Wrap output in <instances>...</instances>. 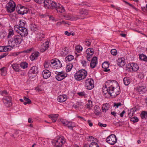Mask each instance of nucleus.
<instances>
[{
  "instance_id": "f257e3e1",
  "label": "nucleus",
  "mask_w": 147,
  "mask_h": 147,
  "mask_svg": "<svg viewBox=\"0 0 147 147\" xmlns=\"http://www.w3.org/2000/svg\"><path fill=\"white\" fill-rule=\"evenodd\" d=\"M23 40V37L20 35H15L12 40H9L8 44L10 47H16L21 44Z\"/></svg>"
},
{
  "instance_id": "f03ea898",
  "label": "nucleus",
  "mask_w": 147,
  "mask_h": 147,
  "mask_svg": "<svg viewBox=\"0 0 147 147\" xmlns=\"http://www.w3.org/2000/svg\"><path fill=\"white\" fill-rule=\"evenodd\" d=\"M87 72L85 69H81L76 72L74 74L75 79L77 81H80L86 78L87 76Z\"/></svg>"
},
{
  "instance_id": "7ed1b4c3",
  "label": "nucleus",
  "mask_w": 147,
  "mask_h": 147,
  "mask_svg": "<svg viewBox=\"0 0 147 147\" xmlns=\"http://www.w3.org/2000/svg\"><path fill=\"white\" fill-rule=\"evenodd\" d=\"M66 140L63 137H59L52 141L53 145L55 147H61L66 143Z\"/></svg>"
},
{
  "instance_id": "20e7f679",
  "label": "nucleus",
  "mask_w": 147,
  "mask_h": 147,
  "mask_svg": "<svg viewBox=\"0 0 147 147\" xmlns=\"http://www.w3.org/2000/svg\"><path fill=\"white\" fill-rule=\"evenodd\" d=\"M51 66L53 68L57 69L60 68L62 66V64L59 60L55 59H52L50 62Z\"/></svg>"
},
{
  "instance_id": "39448f33",
  "label": "nucleus",
  "mask_w": 147,
  "mask_h": 147,
  "mask_svg": "<svg viewBox=\"0 0 147 147\" xmlns=\"http://www.w3.org/2000/svg\"><path fill=\"white\" fill-rule=\"evenodd\" d=\"M38 68L36 66H33L29 70L28 76L30 78H32L36 76L38 72Z\"/></svg>"
},
{
  "instance_id": "423d86ee",
  "label": "nucleus",
  "mask_w": 147,
  "mask_h": 147,
  "mask_svg": "<svg viewBox=\"0 0 147 147\" xmlns=\"http://www.w3.org/2000/svg\"><path fill=\"white\" fill-rule=\"evenodd\" d=\"M55 73L57 75L55 76V78L58 81H61L64 79L67 76V73L63 71L60 72L56 71Z\"/></svg>"
},
{
  "instance_id": "0eeeda50",
  "label": "nucleus",
  "mask_w": 147,
  "mask_h": 147,
  "mask_svg": "<svg viewBox=\"0 0 147 147\" xmlns=\"http://www.w3.org/2000/svg\"><path fill=\"white\" fill-rule=\"evenodd\" d=\"M106 141L110 144L114 145L117 142L116 137L114 134H111L107 137Z\"/></svg>"
},
{
  "instance_id": "6e6552de",
  "label": "nucleus",
  "mask_w": 147,
  "mask_h": 147,
  "mask_svg": "<svg viewBox=\"0 0 147 147\" xmlns=\"http://www.w3.org/2000/svg\"><path fill=\"white\" fill-rule=\"evenodd\" d=\"M63 17L66 20H76L78 19H82L81 16H78L76 15H72L70 14H66L63 16Z\"/></svg>"
},
{
  "instance_id": "1a4fd4ad",
  "label": "nucleus",
  "mask_w": 147,
  "mask_h": 147,
  "mask_svg": "<svg viewBox=\"0 0 147 147\" xmlns=\"http://www.w3.org/2000/svg\"><path fill=\"white\" fill-rule=\"evenodd\" d=\"M16 5L13 1H10L7 4L6 6L7 11L9 12H12L15 10Z\"/></svg>"
},
{
  "instance_id": "9d476101",
  "label": "nucleus",
  "mask_w": 147,
  "mask_h": 147,
  "mask_svg": "<svg viewBox=\"0 0 147 147\" xmlns=\"http://www.w3.org/2000/svg\"><path fill=\"white\" fill-rule=\"evenodd\" d=\"M108 82H107L105 83V87L103 88V92L104 94H106L108 93L111 96L112 94L111 93L113 92L114 87L111 85L110 86H109L108 88L107 87V84Z\"/></svg>"
},
{
  "instance_id": "9b49d317",
  "label": "nucleus",
  "mask_w": 147,
  "mask_h": 147,
  "mask_svg": "<svg viewBox=\"0 0 147 147\" xmlns=\"http://www.w3.org/2000/svg\"><path fill=\"white\" fill-rule=\"evenodd\" d=\"M93 80L90 78L86 79L85 81V86L86 88L88 90H91L94 87Z\"/></svg>"
},
{
  "instance_id": "f8f14e48",
  "label": "nucleus",
  "mask_w": 147,
  "mask_h": 147,
  "mask_svg": "<svg viewBox=\"0 0 147 147\" xmlns=\"http://www.w3.org/2000/svg\"><path fill=\"white\" fill-rule=\"evenodd\" d=\"M129 71L131 72L137 71L139 69V67L138 65L135 63H129L127 67Z\"/></svg>"
},
{
  "instance_id": "ddd939ff",
  "label": "nucleus",
  "mask_w": 147,
  "mask_h": 147,
  "mask_svg": "<svg viewBox=\"0 0 147 147\" xmlns=\"http://www.w3.org/2000/svg\"><path fill=\"white\" fill-rule=\"evenodd\" d=\"M16 11L20 14L23 15L27 13L28 9L24 6L21 5H17L16 8Z\"/></svg>"
},
{
  "instance_id": "4468645a",
  "label": "nucleus",
  "mask_w": 147,
  "mask_h": 147,
  "mask_svg": "<svg viewBox=\"0 0 147 147\" xmlns=\"http://www.w3.org/2000/svg\"><path fill=\"white\" fill-rule=\"evenodd\" d=\"M3 102L7 107H9L12 105L11 96H5L3 99Z\"/></svg>"
},
{
  "instance_id": "2eb2a0df",
  "label": "nucleus",
  "mask_w": 147,
  "mask_h": 147,
  "mask_svg": "<svg viewBox=\"0 0 147 147\" xmlns=\"http://www.w3.org/2000/svg\"><path fill=\"white\" fill-rule=\"evenodd\" d=\"M19 30H20L19 31L18 34L24 37L28 35V30L26 28L20 27Z\"/></svg>"
},
{
  "instance_id": "dca6fc26",
  "label": "nucleus",
  "mask_w": 147,
  "mask_h": 147,
  "mask_svg": "<svg viewBox=\"0 0 147 147\" xmlns=\"http://www.w3.org/2000/svg\"><path fill=\"white\" fill-rule=\"evenodd\" d=\"M49 41H46L43 43L41 45L40 51L41 52H43L45 51L49 47Z\"/></svg>"
},
{
  "instance_id": "f3484780",
  "label": "nucleus",
  "mask_w": 147,
  "mask_h": 147,
  "mask_svg": "<svg viewBox=\"0 0 147 147\" xmlns=\"http://www.w3.org/2000/svg\"><path fill=\"white\" fill-rule=\"evenodd\" d=\"M60 120L61 122L64 125H66L68 127H73L74 126L73 123L70 120Z\"/></svg>"
},
{
  "instance_id": "a211bd4d",
  "label": "nucleus",
  "mask_w": 147,
  "mask_h": 147,
  "mask_svg": "<svg viewBox=\"0 0 147 147\" xmlns=\"http://www.w3.org/2000/svg\"><path fill=\"white\" fill-rule=\"evenodd\" d=\"M120 93V89L119 87H117L115 88H114L113 92H112L111 96L113 97H115L117 95H119Z\"/></svg>"
},
{
  "instance_id": "6ab92c4d",
  "label": "nucleus",
  "mask_w": 147,
  "mask_h": 147,
  "mask_svg": "<svg viewBox=\"0 0 147 147\" xmlns=\"http://www.w3.org/2000/svg\"><path fill=\"white\" fill-rule=\"evenodd\" d=\"M36 37L38 40H42L45 37V34L44 32L42 31H39L36 34Z\"/></svg>"
},
{
  "instance_id": "aec40b11",
  "label": "nucleus",
  "mask_w": 147,
  "mask_h": 147,
  "mask_svg": "<svg viewBox=\"0 0 147 147\" xmlns=\"http://www.w3.org/2000/svg\"><path fill=\"white\" fill-rule=\"evenodd\" d=\"M43 77L45 79H47L50 77L51 75V72L47 69L43 71L42 73Z\"/></svg>"
},
{
  "instance_id": "412c9836",
  "label": "nucleus",
  "mask_w": 147,
  "mask_h": 147,
  "mask_svg": "<svg viewBox=\"0 0 147 147\" xmlns=\"http://www.w3.org/2000/svg\"><path fill=\"white\" fill-rule=\"evenodd\" d=\"M67 99V97L66 95L65 94L59 95L57 98V100L60 102H64Z\"/></svg>"
},
{
  "instance_id": "4be33fe9",
  "label": "nucleus",
  "mask_w": 147,
  "mask_h": 147,
  "mask_svg": "<svg viewBox=\"0 0 147 147\" xmlns=\"http://www.w3.org/2000/svg\"><path fill=\"white\" fill-rule=\"evenodd\" d=\"M97 64V57H94L91 62L90 66L92 68H94Z\"/></svg>"
},
{
  "instance_id": "5701e85b",
  "label": "nucleus",
  "mask_w": 147,
  "mask_h": 147,
  "mask_svg": "<svg viewBox=\"0 0 147 147\" xmlns=\"http://www.w3.org/2000/svg\"><path fill=\"white\" fill-rule=\"evenodd\" d=\"M117 61V65L120 67L123 66L125 65V59L124 58H119Z\"/></svg>"
},
{
  "instance_id": "b1692460",
  "label": "nucleus",
  "mask_w": 147,
  "mask_h": 147,
  "mask_svg": "<svg viewBox=\"0 0 147 147\" xmlns=\"http://www.w3.org/2000/svg\"><path fill=\"white\" fill-rule=\"evenodd\" d=\"M51 2L52 1L51 0H44L42 3H44V6L46 8L50 9Z\"/></svg>"
},
{
  "instance_id": "393cba45",
  "label": "nucleus",
  "mask_w": 147,
  "mask_h": 147,
  "mask_svg": "<svg viewBox=\"0 0 147 147\" xmlns=\"http://www.w3.org/2000/svg\"><path fill=\"white\" fill-rule=\"evenodd\" d=\"M57 5L56 9L57 12L61 13L65 11L64 7H63L59 3H57Z\"/></svg>"
},
{
  "instance_id": "a878e982",
  "label": "nucleus",
  "mask_w": 147,
  "mask_h": 147,
  "mask_svg": "<svg viewBox=\"0 0 147 147\" xmlns=\"http://www.w3.org/2000/svg\"><path fill=\"white\" fill-rule=\"evenodd\" d=\"M11 50L10 48L8 46H0V52H6Z\"/></svg>"
},
{
  "instance_id": "bb28decb",
  "label": "nucleus",
  "mask_w": 147,
  "mask_h": 147,
  "mask_svg": "<svg viewBox=\"0 0 147 147\" xmlns=\"http://www.w3.org/2000/svg\"><path fill=\"white\" fill-rule=\"evenodd\" d=\"M102 67L104 69V71L105 72H107L110 70V69H108L109 67V64L108 62H105L102 63Z\"/></svg>"
},
{
  "instance_id": "cd10ccee",
  "label": "nucleus",
  "mask_w": 147,
  "mask_h": 147,
  "mask_svg": "<svg viewBox=\"0 0 147 147\" xmlns=\"http://www.w3.org/2000/svg\"><path fill=\"white\" fill-rule=\"evenodd\" d=\"M80 15H78L80 16H81L82 18V19L84 18L82 16H85L87 15L88 14V10L86 9H82L80 10Z\"/></svg>"
},
{
  "instance_id": "c85d7f7f",
  "label": "nucleus",
  "mask_w": 147,
  "mask_h": 147,
  "mask_svg": "<svg viewBox=\"0 0 147 147\" xmlns=\"http://www.w3.org/2000/svg\"><path fill=\"white\" fill-rule=\"evenodd\" d=\"M39 53L38 52H36L32 53L30 56V58L32 61L36 59L39 56Z\"/></svg>"
},
{
  "instance_id": "c756f323",
  "label": "nucleus",
  "mask_w": 147,
  "mask_h": 147,
  "mask_svg": "<svg viewBox=\"0 0 147 147\" xmlns=\"http://www.w3.org/2000/svg\"><path fill=\"white\" fill-rule=\"evenodd\" d=\"M13 69L16 71L20 72L21 70L18 64H14L11 65Z\"/></svg>"
},
{
  "instance_id": "7c9ffc66",
  "label": "nucleus",
  "mask_w": 147,
  "mask_h": 147,
  "mask_svg": "<svg viewBox=\"0 0 147 147\" xmlns=\"http://www.w3.org/2000/svg\"><path fill=\"white\" fill-rule=\"evenodd\" d=\"M92 107V102L90 100H88V102L86 105V107L88 109H91Z\"/></svg>"
},
{
  "instance_id": "2f4dec72",
  "label": "nucleus",
  "mask_w": 147,
  "mask_h": 147,
  "mask_svg": "<svg viewBox=\"0 0 147 147\" xmlns=\"http://www.w3.org/2000/svg\"><path fill=\"white\" fill-rule=\"evenodd\" d=\"M109 106L108 104L106 103L102 105V110L104 112H106L107 111L109 110Z\"/></svg>"
},
{
  "instance_id": "473e14b6",
  "label": "nucleus",
  "mask_w": 147,
  "mask_h": 147,
  "mask_svg": "<svg viewBox=\"0 0 147 147\" xmlns=\"http://www.w3.org/2000/svg\"><path fill=\"white\" fill-rule=\"evenodd\" d=\"M86 53L87 55L92 56L94 53V50L93 49L88 48L86 51Z\"/></svg>"
},
{
  "instance_id": "72a5a7b5",
  "label": "nucleus",
  "mask_w": 147,
  "mask_h": 147,
  "mask_svg": "<svg viewBox=\"0 0 147 147\" xmlns=\"http://www.w3.org/2000/svg\"><path fill=\"white\" fill-rule=\"evenodd\" d=\"M140 116L142 119H147V111H142L141 113Z\"/></svg>"
},
{
  "instance_id": "f704fd0d",
  "label": "nucleus",
  "mask_w": 147,
  "mask_h": 147,
  "mask_svg": "<svg viewBox=\"0 0 147 147\" xmlns=\"http://www.w3.org/2000/svg\"><path fill=\"white\" fill-rule=\"evenodd\" d=\"M123 81L125 85L127 86L130 83V81L129 78L125 77L123 79Z\"/></svg>"
},
{
  "instance_id": "c9c22d12",
  "label": "nucleus",
  "mask_w": 147,
  "mask_h": 147,
  "mask_svg": "<svg viewBox=\"0 0 147 147\" xmlns=\"http://www.w3.org/2000/svg\"><path fill=\"white\" fill-rule=\"evenodd\" d=\"M145 87L144 86H138L137 88V91L140 93L141 92H144L145 91Z\"/></svg>"
},
{
  "instance_id": "e433bc0d",
  "label": "nucleus",
  "mask_w": 147,
  "mask_h": 147,
  "mask_svg": "<svg viewBox=\"0 0 147 147\" xmlns=\"http://www.w3.org/2000/svg\"><path fill=\"white\" fill-rule=\"evenodd\" d=\"M24 99L25 101L24 102V104L25 105H26L27 104H30L31 103V101L30 100L25 96L24 97Z\"/></svg>"
},
{
  "instance_id": "4c0bfd02",
  "label": "nucleus",
  "mask_w": 147,
  "mask_h": 147,
  "mask_svg": "<svg viewBox=\"0 0 147 147\" xmlns=\"http://www.w3.org/2000/svg\"><path fill=\"white\" fill-rule=\"evenodd\" d=\"M74 59V56L72 55H69L67 56L65 58V60L66 61H70Z\"/></svg>"
},
{
  "instance_id": "58836bf2",
  "label": "nucleus",
  "mask_w": 147,
  "mask_h": 147,
  "mask_svg": "<svg viewBox=\"0 0 147 147\" xmlns=\"http://www.w3.org/2000/svg\"><path fill=\"white\" fill-rule=\"evenodd\" d=\"M59 116V115L58 114H50L48 115V117L50 119H57Z\"/></svg>"
},
{
  "instance_id": "ea45409f",
  "label": "nucleus",
  "mask_w": 147,
  "mask_h": 147,
  "mask_svg": "<svg viewBox=\"0 0 147 147\" xmlns=\"http://www.w3.org/2000/svg\"><path fill=\"white\" fill-rule=\"evenodd\" d=\"M83 48L82 47L79 45L76 46L75 49L78 53H80L82 50Z\"/></svg>"
},
{
  "instance_id": "a19ab883",
  "label": "nucleus",
  "mask_w": 147,
  "mask_h": 147,
  "mask_svg": "<svg viewBox=\"0 0 147 147\" xmlns=\"http://www.w3.org/2000/svg\"><path fill=\"white\" fill-rule=\"evenodd\" d=\"M30 29L31 30L34 32L37 30V26L35 24H31L30 26Z\"/></svg>"
},
{
  "instance_id": "79ce46f5",
  "label": "nucleus",
  "mask_w": 147,
  "mask_h": 147,
  "mask_svg": "<svg viewBox=\"0 0 147 147\" xmlns=\"http://www.w3.org/2000/svg\"><path fill=\"white\" fill-rule=\"evenodd\" d=\"M140 59L143 61H147V57L144 54H141L139 55Z\"/></svg>"
},
{
  "instance_id": "37998d69",
  "label": "nucleus",
  "mask_w": 147,
  "mask_h": 147,
  "mask_svg": "<svg viewBox=\"0 0 147 147\" xmlns=\"http://www.w3.org/2000/svg\"><path fill=\"white\" fill-rule=\"evenodd\" d=\"M73 67V65L71 63H69L66 66V71L67 72L69 71Z\"/></svg>"
},
{
  "instance_id": "c03bdc74",
  "label": "nucleus",
  "mask_w": 147,
  "mask_h": 147,
  "mask_svg": "<svg viewBox=\"0 0 147 147\" xmlns=\"http://www.w3.org/2000/svg\"><path fill=\"white\" fill-rule=\"evenodd\" d=\"M20 24H19V26L20 27H23L25 26L26 25V22L24 20H19Z\"/></svg>"
},
{
  "instance_id": "a18cd8bd",
  "label": "nucleus",
  "mask_w": 147,
  "mask_h": 147,
  "mask_svg": "<svg viewBox=\"0 0 147 147\" xmlns=\"http://www.w3.org/2000/svg\"><path fill=\"white\" fill-rule=\"evenodd\" d=\"M28 64L26 62H21L20 64V66L23 69H25L28 67Z\"/></svg>"
},
{
  "instance_id": "49530a36",
  "label": "nucleus",
  "mask_w": 147,
  "mask_h": 147,
  "mask_svg": "<svg viewBox=\"0 0 147 147\" xmlns=\"http://www.w3.org/2000/svg\"><path fill=\"white\" fill-rule=\"evenodd\" d=\"M13 34H14L13 30L11 29H9V33H8V34L7 36V37L8 38H9L11 36H12L13 35Z\"/></svg>"
},
{
  "instance_id": "de8ad7c7",
  "label": "nucleus",
  "mask_w": 147,
  "mask_h": 147,
  "mask_svg": "<svg viewBox=\"0 0 147 147\" xmlns=\"http://www.w3.org/2000/svg\"><path fill=\"white\" fill-rule=\"evenodd\" d=\"M89 147H99V146L96 142H92L89 145Z\"/></svg>"
},
{
  "instance_id": "09e8293b",
  "label": "nucleus",
  "mask_w": 147,
  "mask_h": 147,
  "mask_svg": "<svg viewBox=\"0 0 147 147\" xmlns=\"http://www.w3.org/2000/svg\"><path fill=\"white\" fill-rule=\"evenodd\" d=\"M0 70L1 71V74L2 76H5L6 75V69L5 67L0 69Z\"/></svg>"
},
{
  "instance_id": "8fccbe9b",
  "label": "nucleus",
  "mask_w": 147,
  "mask_h": 147,
  "mask_svg": "<svg viewBox=\"0 0 147 147\" xmlns=\"http://www.w3.org/2000/svg\"><path fill=\"white\" fill-rule=\"evenodd\" d=\"M57 3H56L55 2L52 1V2L51 3L50 9H53L54 8L56 9L57 5Z\"/></svg>"
},
{
  "instance_id": "3c124183",
  "label": "nucleus",
  "mask_w": 147,
  "mask_h": 147,
  "mask_svg": "<svg viewBox=\"0 0 147 147\" xmlns=\"http://www.w3.org/2000/svg\"><path fill=\"white\" fill-rule=\"evenodd\" d=\"M113 123L115 125L118 126L121 125L122 123L119 120H116L113 122Z\"/></svg>"
},
{
  "instance_id": "603ef678",
  "label": "nucleus",
  "mask_w": 147,
  "mask_h": 147,
  "mask_svg": "<svg viewBox=\"0 0 147 147\" xmlns=\"http://www.w3.org/2000/svg\"><path fill=\"white\" fill-rule=\"evenodd\" d=\"M122 105V104L121 102H119L117 103H114L113 107H116L115 108H118L120 106H121Z\"/></svg>"
},
{
  "instance_id": "864d4df0",
  "label": "nucleus",
  "mask_w": 147,
  "mask_h": 147,
  "mask_svg": "<svg viewBox=\"0 0 147 147\" xmlns=\"http://www.w3.org/2000/svg\"><path fill=\"white\" fill-rule=\"evenodd\" d=\"M111 53L113 55H116L117 54V51L115 49H112L111 50Z\"/></svg>"
},
{
  "instance_id": "5fc2aeb1",
  "label": "nucleus",
  "mask_w": 147,
  "mask_h": 147,
  "mask_svg": "<svg viewBox=\"0 0 147 147\" xmlns=\"http://www.w3.org/2000/svg\"><path fill=\"white\" fill-rule=\"evenodd\" d=\"M56 120H45L44 122L49 124H50L52 122L55 123L56 122Z\"/></svg>"
},
{
  "instance_id": "6e6d98bb",
  "label": "nucleus",
  "mask_w": 147,
  "mask_h": 147,
  "mask_svg": "<svg viewBox=\"0 0 147 147\" xmlns=\"http://www.w3.org/2000/svg\"><path fill=\"white\" fill-rule=\"evenodd\" d=\"M19 28L20 26L18 25H16L14 27V30L18 33V32H19V31L20 30H19Z\"/></svg>"
},
{
  "instance_id": "4d7b16f0",
  "label": "nucleus",
  "mask_w": 147,
  "mask_h": 147,
  "mask_svg": "<svg viewBox=\"0 0 147 147\" xmlns=\"http://www.w3.org/2000/svg\"><path fill=\"white\" fill-rule=\"evenodd\" d=\"M49 63L47 61H45L44 64V67L45 68H47L49 67Z\"/></svg>"
},
{
  "instance_id": "13d9d810",
  "label": "nucleus",
  "mask_w": 147,
  "mask_h": 147,
  "mask_svg": "<svg viewBox=\"0 0 147 147\" xmlns=\"http://www.w3.org/2000/svg\"><path fill=\"white\" fill-rule=\"evenodd\" d=\"M33 50V48H30L28 49L25 51H24V53H29L31 52Z\"/></svg>"
},
{
  "instance_id": "bf43d9fd",
  "label": "nucleus",
  "mask_w": 147,
  "mask_h": 147,
  "mask_svg": "<svg viewBox=\"0 0 147 147\" xmlns=\"http://www.w3.org/2000/svg\"><path fill=\"white\" fill-rule=\"evenodd\" d=\"M94 109H97V111H96L97 114H99L100 113V108L98 106H95L94 108Z\"/></svg>"
},
{
  "instance_id": "052dcab7",
  "label": "nucleus",
  "mask_w": 147,
  "mask_h": 147,
  "mask_svg": "<svg viewBox=\"0 0 147 147\" xmlns=\"http://www.w3.org/2000/svg\"><path fill=\"white\" fill-rule=\"evenodd\" d=\"M67 50L68 49L67 48H65L63 49L62 52L64 55H66L67 54L68 51H67Z\"/></svg>"
},
{
  "instance_id": "680f3d73",
  "label": "nucleus",
  "mask_w": 147,
  "mask_h": 147,
  "mask_svg": "<svg viewBox=\"0 0 147 147\" xmlns=\"http://www.w3.org/2000/svg\"><path fill=\"white\" fill-rule=\"evenodd\" d=\"M77 94L80 96H82L85 95V93L84 92H79Z\"/></svg>"
},
{
  "instance_id": "e2e57ef3",
  "label": "nucleus",
  "mask_w": 147,
  "mask_h": 147,
  "mask_svg": "<svg viewBox=\"0 0 147 147\" xmlns=\"http://www.w3.org/2000/svg\"><path fill=\"white\" fill-rule=\"evenodd\" d=\"M98 125L101 127H106L107 126V125L106 124H103L100 122H99L98 123Z\"/></svg>"
},
{
  "instance_id": "0e129e2a",
  "label": "nucleus",
  "mask_w": 147,
  "mask_h": 147,
  "mask_svg": "<svg viewBox=\"0 0 147 147\" xmlns=\"http://www.w3.org/2000/svg\"><path fill=\"white\" fill-rule=\"evenodd\" d=\"M1 94L3 96H5L7 95L8 93L6 90H4L2 91L1 93Z\"/></svg>"
},
{
  "instance_id": "69168bd1",
  "label": "nucleus",
  "mask_w": 147,
  "mask_h": 147,
  "mask_svg": "<svg viewBox=\"0 0 147 147\" xmlns=\"http://www.w3.org/2000/svg\"><path fill=\"white\" fill-rule=\"evenodd\" d=\"M83 66H86L87 65L86 61L85 60H82L81 62Z\"/></svg>"
},
{
  "instance_id": "338daca9",
  "label": "nucleus",
  "mask_w": 147,
  "mask_h": 147,
  "mask_svg": "<svg viewBox=\"0 0 147 147\" xmlns=\"http://www.w3.org/2000/svg\"><path fill=\"white\" fill-rule=\"evenodd\" d=\"M62 24H67V23L66 22V21H62L61 22H58L57 23V24L58 25H60Z\"/></svg>"
},
{
  "instance_id": "774afa93",
  "label": "nucleus",
  "mask_w": 147,
  "mask_h": 147,
  "mask_svg": "<svg viewBox=\"0 0 147 147\" xmlns=\"http://www.w3.org/2000/svg\"><path fill=\"white\" fill-rule=\"evenodd\" d=\"M36 3L39 4H41L44 1V0H34Z\"/></svg>"
}]
</instances>
